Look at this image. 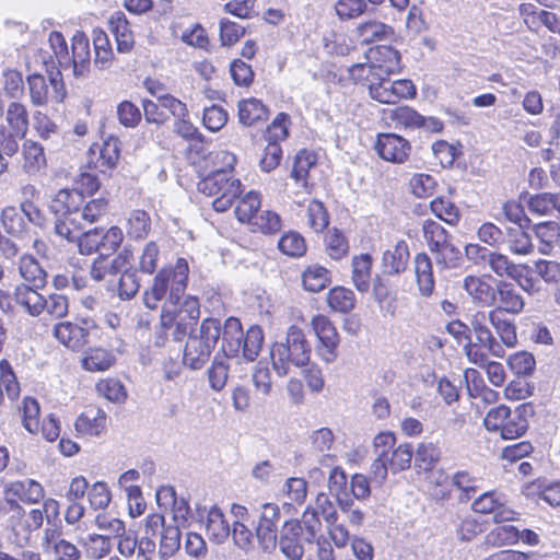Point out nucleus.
Here are the masks:
<instances>
[{
    "label": "nucleus",
    "instance_id": "f257e3e1",
    "mask_svg": "<svg viewBox=\"0 0 560 560\" xmlns=\"http://www.w3.org/2000/svg\"><path fill=\"white\" fill-rule=\"evenodd\" d=\"M50 210L57 217L55 232L60 236L78 237L82 228H88L107 211L104 198L84 200L77 189H60L50 202Z\"/></svg>",
    "mask_w": 560,
    "mask_h": 560
},
{
    "label": "nucleus",
    "instance_id": "f03ea898",
    "mask_svg": "<svg viewBox=\"0 0 560 560\" xmlns=\"http://www.w3.org/2000/svg\"><path fill=\"white\" fill-rule=\"evenodd\" d=\"M188 273L189 266L185 258H178L174 267L161 269L143 293L145 307L156 310L166 296L165 303L178 305L187 287Z\"/></svg>",
    "mask_w": 560,
    "mask_h": 560
},
{
    "label": "nucleus",
    "instance_id": "7ed1b4c3",
    "mask_svg": "<svg viewBox=\"0 0 560 560\" xmlns=\"http://www.w3.org/2000/svg\"><path fill=\"white\" fill-rule=\"evenodd\" d=\"M272 368L279 376L290 373L291 366L304 368L310 363L311 345L303 330L291 325L283 341L273 343L270 350Z\"/></svg>",
    "mask_w": 560,
    "mask_h": 560
},
{
    "label": "nucleus",
    "instance_id": "20e7f679",
    "mask_svg": "<svg viewBox=\"0 0 560 560\" xmlns=\"http://www.w3.org/2000/svg\"><path fill=\"white\" fill-rule=\"evenodd\" d=\"M187 335L184 363L192 370H199L208 361L221 336L220 320L206 318L198 329L188 330Z\"/></svg>",
    "mask_w": 560,
    "mask_h": 560
},
{
    "label": "nucleus",
    "instance_id": "39448f33",
    "mask_svg": "<svg viewBox=\"0 0 560 560\" xmlns=\"http://www.w3.org/2000/svg\"><path fill=\"white\" fill-rule=\"evenodd\" d=\"M198 189L207 196L218 195L212 202L213 209L217 212H224L240 196L241 182L233 178L226 170L218 168L199 182Z\"/></svg>",
    "mask_w": 560,
    "mask_h": 560
},
{
    "label": "nucleus",
    "instance_id": "423d86ee",
    "mask_svg": "<svg viewBox=\"0 0 560 560\" xmlns=\"http://www.w3.org/2000/svg\"><path fill=\"white\" fill-rule=\"evenodd\" d=\"M177 305L165 303L161 314V324L167 328L175 324L174 338L182 340L188 330L194 329L192 326L197 324L200 317L199 301L195 296L187 295L183 302Z\"/></svg>",
    "mask_w": 560,
    "mask_h": 560
},
{
    "label": "nucleus",
    "instance_id": "0eeeda50",
    "mask_svg": "<svg viewBox=\"0 0 560 560\" xmlns=\"http://www.w3.org/2000/svg\"><path fill=\"white\" fill-rule=\"evenodd\" d=\"M389 75H382L371 86L370 96L382 104H395L402 98H413L417 94L415 84L410 80L392 81Z\"/></svg>",
    "mask_w": 560,
    "mask_h": 560
},
{
    "label": "nucleus",
    "instance_id": "6e6552de",
    "mask_svg": "<svg viewBox=\"0 0 560 560\" xmlns=\"http://www.w3.org/2000/svg\"><path fill=\"white\" fill-rule=\"evenodd\" d=\"M26 81L30 98L33 105L43 106L50 100L55 102H62L65 97V90L60 80V72L50 75L49 82L51 84V90L42 74H31L27 77Z\"/></svg>",
    "mask_w": 560,
    "mask_h": 560
},
{
    "label": "nucleus",
    "instance_id": "1a4fd4ad",
    "mask_svg": "<svg viewBox=\"0 0 560 560\" xmlns=\"http://www.w3.org/2000/svg\"><path fill=\"white\" fill-rule=\"evenodd\" d=\"M44 553L50 560H81L82 551L79 547L62 537L58 528H46L42 538Z\"/></svg>",
    "mask_w": 560,
    "mask_h": 560
},
{
    "label": "nucleus",
    "instance_id": "9d476101",
    "mask_svg": "<svg viewBox=\"0 0 560 560\" xmlns=\"http://www.w3.org/2000/svg\"><path fill=\"white\" fill-rule=\"evenodd\" d=\"M279 521V506L275 503L262 504L256 526V538L265 551H271L277 546Z\"/></svg>",
    "mask_w": 560,
    "mask_h": 560
},
{
    "label": "nucleus",
    "instance_id": "9b49d317",
    "mask_svg": "<svg viewBox=\"0 0 560 560\" xmlns=\"http://www.w3.org/2000/svg\"><path fill=\"white\" fill-rule=\"evenodd\" d=\"M374 149L383 160L401 164L410 154L411 145L408 140L395 133H381L375 141Z\"/></svg>",
    "mask_w": 560,
    "mask_h": 560
},
{
    "label": "nucleus",
    "instance_id": "f8f14e48",
    "mask_svg": "<svg viewBox=\"0 0 560 560\" xmlns=\"http://www.w3.org/2000/svg\"><path fill=\"white\" fill-rule=\"evenodd\" d=\"M491 316L492 311L488 313L483 311H478L470 316L468 326L470 328V331H474L476 340L482 347H485L493 357L503 358L504 349L497 341V339L493 337L488 327V324H491Z\"/></svg>",
    "mask_w": 560,
    "mask_h": 560
},
{
    "label": "nucleus",
    "instance_id": "ddd939ff",
    "mask_svg": "<svg viewBox=\"0 0 560 560\" xmlns=\"http://www.w3.org/2000/svg\"><path fill=\"white\" fill-rule=\"evenodd\" d=\"M4 499L37 504L45 498L44 487L36 480L26 478L7 483L3 489Z\"/></svg>",
    "mask_w": 560,
    "mask_h": 560
},
{
    "label": "nucleus",
    "instance_id": "4468645a",
    "mask_svg": "<svg viewBox=\"0 0 560 560\" xmlns=\"http://www.w3.org/2000/svg\"><path fill=\"white\" fill-rule=\"evenodd\" d=\"M54 337L68 349L79 351L89 342V329L77 323L61 322L55 325Z\"/></svg>",
    "mask_w": 560,
    "mask_h": 560
},
{
    "label": "nucleus",
    "instance_id": "2eb2a0df",
    "mask_svg": "<svg viewBox=\"0 0 560 560\" xmlns=\"http://www.w3.org/2000/svg\"><path fill=\"white\" fill-rule=\"evenodd\" d=\"M71 50L70 62L63 65L71 66L75 77H85L90 70L91 51L89 38L83 32L77 31L72 36Z\"/></svg>",
    "mask_w": 560,
    "mask_h": 560
},
{
    "label": "nucleus",
    "instance_id": "dca6fc26",
    "mask_svg": "<svg viewBox=\"0 0 560 560\" xmlns=\"http://www.w3.org/2000/svg\"><path fill=\"white\" fill-rule=\"evenodd\" d=\"M0 515L5 518L7 527L15 535L18 542L25 544L26 511L18 501L3 498L0 503Z\"/></svg>",
    "mask_w": 560,
    "mask_h": 560
},
{
    "label": "nucleus",
    "instance_id": "f3484780",
    "mask_svg": "<svg viewBox=\"0 0 560 560\" xmlns=\"http://www.w3.org/2000/svg\"><path fill=\"white\" fill-rule=\"evenodd\" d=\"M488 279H491V276H467L463 281V288L468 295L474 302L483 306H492L495 304L497 287L493 288L488 282Z\"/></svg>",
    "mask_w": 560,
    "mask_h": 560
},
{
    "label": "nucleus",
    "instance_id": "a211bd4d",
    "mask_svg": "<svg viewBox=\"0 0 560 560\" xmlns=\"http://www.w3.org/2000/svg\"><path fill=\"white\" fill-rule=\"evenodd\" d=\"M302 526L298 521L285 522L280 535L279 547L282 553L291 560H300L303 557V545L300 540Z\"/></svg>",
    "mask_w": 560,
    "mask_h": 560
},
{
    "label": "nucleus",
    "instance_id": "6ab92c4d",
    "mask_svg": "<svg viewBox=\"0 0 560 560\" xmlns=\"http://www.w3.org/2000/svg\"><path fill=\"white\" fill-rule=\"evenodd\" d=\"M368 59L381 75H390L400 70V54L392 46H377L371 49Z\"/></svg>",
    "mask_w": 560,
    "mask_h": 560
},
{
    "label": "nucleus",
    "instance_id": "aec40b11",
    "mask_svg": "<svg viewBox=\"0 0 560 560\" xmlns=\"http://www.w3.org/2000/svg\"><path fill=\"white\" fill-rule=\"evenodd\" d=\"M409 247L404 240L396 242L390 248L384 252L382 265L387 275H399L404 272L409 261Z\"/></svg>",
    "mask_w": 560,
    "mask_h": 560
},
{
    "label": "nucleus",
    "instance_id": "412c9836",
    "mask_svg": "<svg viewBox=\"0 0 560 560\" xmlns=\"http://www.w3.org/2000/svg\"><path fill=\"white\" fill-rule=\"evenodd\" d=\"M130 252L124 250L116 257L108 259L105 256H100L91 266L90 275L96 282L103 281L108 275H116L121 271L128 264Z\"/></svg>",
    "mask_w": 560,
    "mask_h": 560
},
{
    "label": "nucleus",
    "instance_id": "4be33fe9",
    "mask_svg": "<svg viewBox=\"0 0 560 560\" xmlns=\"http://www.w3.org/2000/svg\"><path fill=\"white\" fill-rule=\"evenodd\" d=\"M106 420L105 411L98 408H90L77 418L74 427L80 434L97 436L105 430Z\"/></svg>",
    "mask_w": 560,
    "mask_h": 560
},
{
    "label": "nucleus",
    "instance_id": "5701e85b",
    "mask_svg": "<svg viewBox=\"0 0 560 560\" xmlns=\"http://www.w3.org/2000/svg\"><path fill=\"white\" fill-rule=\"evenodd\" d=\"M498 304V311H504L511 314H520L525 306L523 296L514 289L513 284L499 281L495 290V302Z\"/></svg>",
    "mask_w": 560,
    "mask_h": 560
},
{
    "label": "nucleus",
    "instance_id": "b1692460",
    "mask_svg": "<svg viewBox=\"0 0 560 560\" xmlns=\"http://www.w3.org/2000/svg\"><path fill=\"white\" fill-rule=\"evenodd\" d=\"M13 299L25 313L33 317H37L43 313V305H45L44 296L34 287L18 285L14 290Z\"/></svg>",
    "mask_w": 560,
    "mask_h": 560
},
{
    "label": "nucleus",
    "instance_id": "393cba45",
    "mask_svg": "<svg viewBox=\"0 0 560 560\" xmlns=\"http://www.w3.org/2000/svg\"><path fill=\"white\" fill-rule=\"evenodd\" d=\"M222 336V350L228 357H237L241 354L244 332L241 322L235 317L225 320Z\"/></svg>",
    "mask_w": 560,
    "mask_h": 560
},
{
    "label": "nucleus",
    "instance_id": "a878e982",
    "mask_svg": "<svg viewBox=\"0 0 560 560\" xmlns=\"http://www.w3.org/2000/svg\"><path fill=\"white\" fill-rule=\"evenodd\" d=\"M156 501L161 506L173 505L174 525L184 526L186 524L189 506L184 499H176L174 488L161 487L156 492Z\"/></svg>",
    "mask_w": 560,
    "mask_h": 560
},
{
    "label": "nucleus",
    "instance_id": "bb28decb",
    "mask_svg": "<svg viewBox=\"0 0 560 560\" xmlns=\"http://www.w3.org/2000/svg\"><path fill=\"white\" fill-rule=\"evenodd\" d=\"M384 118L396 128H421L423 117L409 106H399L384 110Z\"/></svg>",
    "mask_w": 560,
    "mask_h": 560
},
{
    "label": "nucleus",
    "instance_id": "cd10ccee",
    "mask_svg": "<svg viewBox=\"0 0 560 560\" xmlns=\"http://www.w3.org/2000/svg\"><path fill=\"white\" fill-rule=\"evenodd\" d=\"M415 273L421 295L430 296L434 290V277L432 261L425 253L416 255Z\"/></svg>",
    "mask_w": 560,
    "mask_h": 560
},
{
    "label": "nucleus",
    "instance_id": "c85d7f7f",
    "mask_svg": "<svg viewBox=\"0 0 560 560\" xmlns=\"http://www.w3.org/2000/svg\"><path fill=\"white\" fill-rule=\"evenodd\" d=\"M205 524L209 539L217 544H222L231 534L229 522L217 506L208 511Z\"/></svg>",
    "mask_w": 560,
    "mask_h": 560
},
{
    "label": "nucleus",
    "instance_id": "c756f323",
    "mask_svg": "<svg viewBox=\"0 0 560 560\" xmlns=\"http://www.w3.org/2000/svg\"><path fill=\"white\" fill-rule=\"evenodd\" d=\"M109 28L115 35L119 52H128L133 47V35L126 16L116 12L108 20Z\"/></svg>",
    "mask_w": 560,
    "mask_h": 560
},
{
    "label": "nucleus",
    "instance_id": "7c9ffc66",
    "mask_svg": "<svg viewBox=\"0 0 560 560\" xmlns=\"http://www.w3.org/2000/svg\"><path fill=\"white\" fill-rule=\"evenodd\" d=\"M269 110L257 98H247L238 103V118L244 126H254L268 119Z\"/></svg>",
    "mask_w": 560,
    "mask_h": 560
},
{
    "label": "nucleus",
    "instance_id": "2f4dec72",
    "mask_svg": "<svg viewBox=\"0 0 560 560\" xmlns=\"http://www.w3.org/2000/svg\"><path fill=\"white\" fill-rule=\"evenodd\" d=\"M357 34L362 43L370 44L388 39L393 36L394 30L378 20H366L358 24Z\"/></svg>",
    "mask_w": 560,
    "mask_h": 560
},
{
    "label": "nucleus",
    "instance_id": "473e14b6",
    "mask_svg": "<svg viewBox=\"0 0 560 560\" xmlns=\"http://www.w3.org/2000/svg\"><path fill=\"white\" fill-rule=\"evenodd\" d=\"M372 257L369 254H361L352 258V282L360 292H368L371 282Z\"/></svg>",
    "mask_w": 560,
    "mask_h": 560
},
{
    "label": "nucleus",
    "instance_id": "72a5a7b5",
    "mask_svg": "<svg viewBox=\"0 0 560 560\" xmlns=\"http://www.w3.org/2000/svg\"><path fill=\"white\" fill-rule=\"evenodd\" d=\"M19 272L26 282L36 289L46 284L47 273L32 255H24L20 258Z\"/></svg>",
    "mask_w": 560,
    "mask_h": 560
},
{
    "label": "nucleus",
    "instance_id": "f704fd0d",
    "mask_svg": "<svg viewBox=\"0 0 560 560\" xmlns=\"http://www.w3.org/2000/svg\"><path fill=\"white\" fill-rule=\"evenodd\" d=\"M535 234L539 240V252L549 255L552 248L560 246V224L553 221L538 223L534 226Z\"/></svg>",
    "mask_w": 560,
    "mask_h": 560
},
{
    "label": "nucleus",
    "instance_id": "c9c22d12",
    "mask_svg": "<svg viewBox=\"0 0 560 560\" xmlns=\"http://www.w3.org/2000/svg\"><path fill=\"white\" fill-rule=\"evenodd\" d=\"M79 542L86 556L94 560L103 559L112 551V539L108 535L92 533L80 538Z\"/></svg>",
    "mask_w": 560,
    "mask_h": 560
},
{
    "label": "nucleus",
    "instance_id": "e433bc0d",
    "mask_svg": "<svg viewBox=\"0 0 560 560\" xmlns=\"http://www.w3.org/2000/svg\"><path fill=\"white\" fill-rule=\"evenodd\" d=\"M22 155V167L30 175L37 174L46 165L44 149L40 144L32 140H26L24 142Z\"/></svg>",
    "mask_w": 560,
    "mask_h": 560
},
{
    "label": "nucleus",
    "instance_id": "4c0bfd02",
    "mask_svg": "<svg viewBox=\"0 0 560 560\" xmlns=\"http://www.w3.org/2000/svg\"><path fill=\"white\" fill-rule=\"evenodd\" d=\"M527 409H532L528 405H522L511 412L510 417L504 422L500 434L502 439L512 440L522 436L528 428V422L525 418Z\"/></svg>",
    "mask_w": 560,
    "mask_h": 560
},
{
    "label": "nucleus",
    "instance_id": "58836bf2",
    "mask_svg": "<svg viewBox=\"0 0 560 560\" xmlns=\"http://www.w3.org/2000/svg\"><path fill=\"white\" fill-rule=\"evenodd\" d=\"M5 120L19 138H24L28 130V113L26 106L20 102L13 101L8 105Z\"/></svg>",
    "mask_w": 560,
    "mask_h": 560
},
{
    "label": "nucleus",
    "instance_id": "ea45409f",
    "mask_svg": "<svg viewBox=\"0 0 560 560\" xmlns=\"http://www.w3.org/2000/svg\"><path fill=\"white\" fill-rule=\"evenodd\" d=\"M488 266L498 277H508L512 280L520 278L522 270L527 268L526 265H516L508 256L497 252L491 253Z\"/></svg>",
    "mask_w": 560,
    "mask_h": 560
},
{
    "label": "nucleus",
    "instance_id": "a19ab883",
    "mask_svg": "<svg viewBox=\"0 0 560 560\" xmlns=\"http://www.w3.org/2000/svg\"><path fill=\"white\" fill-rule=\"evenodd\" d=\"M415 455L416 467L423 471H432L441 457V450L436 443L422 442L418 445Z\"/></svg>",
    "mask_w": 560,
    "mask_h": 560
},
{
    "label": "nucleus",
    "instance_id": "79ce46f5",
    "mask_svg": "<svg viewBox=\"0 0 560 560\" xmlns=\"http://www.w3.org/2000/svg\"><path fill=\"white\" fill-rule=\"evenodd\" d=\"M63 237L70 242H77L82 255H90L101 248L103 249L102 231L98 229L86 230V228H82L78 237Z\"/></svg>",
    "mask_w": 560,
    "mask_h": 560
},
{
    "label": "nucleus",
    "instance_id": "37998d69",
    "mask_svg": "<svg viewBox=\"0 0 560 560\" xmlns=\"http://www.w3.org/2000/svg\"><path fill=\"white\" fill-rule=\"evenodd\" d=\"M0 222L4 231L13 236H21L27 229L22 211L12 206L2 209Z\"/></svg>",
    "mask_w": 560,
    "mask_h": 560
},
{
    "label": "nucleus",
    "instance_id": "c03bdc74",
    "mask_svg": "<svg viewBox=\"0 0 560 560\" xmlns=\"http://www.w3.org/2000/svg\"><path fill=\"white\" fill-rule=\"evenodd\" d=\"M520 540V529L510 524L498 525L486 536V544L492 547L514 545Z\"/></svg>",
    "mask_w": 560,
    "mask_h": 560
},
{
    "label": "nucleus",
    "instance_id": "a18cd8bd",
    "mask_svg": "<svg viewBox=\"0 0 560 560\" xmlns=\"http://www.w3.org/2000/svg\"><path fill=\"white\" fill-rule=\"evenodd\" d=\"M329 307L339 313H349L355 306V295L352 290L343 287L331 289L327 295Z\"/></svg>",
    "mask_w": 560,
    "mask_h": 560
},
{
    "label": "nucleus",
    "instance_id": "49530a36",
    "mask_svg": "<svg viewBox=\"0 0 560 560\" xmlns=\"http://www.w3.org/2000/svg\"><path fill=\"white\" fill-rule=\"evenodd\" d=\"M506 243L509 249L515 255L526 256L534 250L530 236L521 226L508 229Z\"/></svg>",
    "mask_w": 560,
    "mask_h": 560
},
{
    "label": "nucleus",
    "instance_id": "de8ad7c7",
    "mask_svg": "<svg viewBox=\"0 0 560 560\" xmlns=\"http://www.w3.org/2000/svg\"><path fill=\"white\" fill-rule=\"evenodd\" d=\"M433 214L450 225H456L460 219L458 207L445 197H438L430 202Z\"/></svg>",
    "mask_w": 560,
    "mask_h": 560
},
{
    "label": "nucleus",
    "instance_id": "09e8293b",
    "mask_svg": "<svg viewBox=\"0 0 560 560\" xmlns=\"http://www.w3.org/2000/svg\"><path fill=\"white\" fill-rule=\"evenodd\" d=\"M115 362L114 355L102 348L91 349L82 359V368L90 372H103Z\"/></svg>",
    "mask_w": 560,
    "mask_h": 560
},
{
    "label": "nucleus",
    "instance_id": "8fccbe9b",
    "mask_svg": "<svg viewBox=\"0 0 560 560\" xmlns=\"http://www.w3.org/2000/svg\"><path fill=\"white\" fill-rule=\"evenodd\" d=\"M180 526L167 525L161 530L159 556L165 560L175 555L180 547Z\"/></svg>",
    "mask_w": 560,
    "mask_h": 560
},
{
    "label": "nucleus",
    "instance_id": "3c124183",
    "mask_svg": "<svg viewBox=\"0 0 560 560\" xmlns=\"http://www.w3.org/2000/svg\"><path fill=\"white\" fill-rule=\"evenodd\" d=\"M413 448L409 443L399 444L390 452H386V458L392 472L396 474L410 467L413 457Z\"/></svg>",
    "mask_w": 560,
    "mask_h": 560
},
{
    "label": "nucleus",
    "instance_id": "603ef678",
    "mask_svg": "<svg viewBox=\"0 0 560 560\" xmlns=\"http://www.w3.org/2000/svg\"><path fill=\"white\" fill-rule=\"evenodd\" d=\"M260 196L256 191L247 192L236 205L235 214L238 221L252 224L258 215L257 211L260 208Z\"/></svg>",
    "mask_w": 560,
    "mask_h": 560
},
{
    "label": "nucleus",
    "instance_id": "864d4df0",
    "mask_svg": "<svg viewBox=\"0 0 560 560\" xmlns=\"http://www.w3.org/2000/svg\"><path fill=\"white\" fill-rule=\"evenodd\" d=\"M20 395V385L8 361L0 362V404L4 397L13 400Z\"/></svg>",
    "mask_w": 560,
    "mask_h": 560
},
{
    "label": "nucleus",
    "instance_id": "5fc2aeb1",
    "mask_svg": "<svg viewBox=\"0 0 560 560\" xmlns=\"http://www.w3.org/2000/svg\"><path fill=\"white\" fill-rule=\"evenodd\" d=\"M491 325L495 329L503 345L513 348L517 343L515 325L503 318L498 310H492Z\"/></svg>",
    "mask_w": 560,
    "mask_h": 560
},
{
    "label": "nucleus",
    "instance_id": "6e6d98bb",
    "mask_svg": "<svg viewBox=\"0 0 560 560\" xmlns=\"http://www.w3.org/2000/svg\"><path fill=\"white\" fill-rule=\"evenodd\" d=\"M151 229L150 215L143 210H133L127 218V234L132 238H144Z\"/></svg>",
    "mask_w": 560,
    "mask_h": 560
},
{
    "label": "nucleus",
    "instance_id": "4d7b16f0",
    "mask_svg": "<svg viewBox=\"0 0 560 560\" xmlns=\"http://www.w3.org/2000/svg\"><path fill=\"white\" fill-rule=\"evenodd\" d=\"M422 234L431 252L450 240V234L447 231L440 223L431 219L423 221Z\"/></svg>",
    "mask_w": 560,
    "mask_h": 560
},
{
    "label": "nucleus",
    "instance_id": "13d9d810",
    "mask_svg": "<svg viewBox=\"0 0 560 560\" xmlns=\"http://www.w3.org/2000/svg\"><path fill=\"white\" fill-rule=\"evenodd\" d=\"M2 90L9 98L16 100L24 93V80L21 71L7 68L1 78Z\"/></svg>",
    "mask_w": 560,
    "mask_h": 560
},
{
    "label": "nucleus",
    "instance_id": "bf43d9fd",
    "mask_svg": "<svg viewBox=\"0 0 560 560\" xmlns=\"http://www.w3.org/2000/svg\"><path fill=\"white\" fill-rule=\"evenodd\" d=\"M262 341L264 334L261 328L258 326H252L244 335L243 342L241 345L242 355L247 361H254L260 352Z\"/></svg>",
    "mask_w": 560,
    "mask_h": 560
},
{
    "label": "nucleus",
    "instance_id": "052dcab7",
    "mask_svg": "<svg viewBox=\"0 0 560 560\" xmlns=\"http://www.w3.org/2000/svg\"><path fill=\"white\" fill-rule=\"evenodd\" d=\"M329 283V272L322 266H311L303 273V285L310 292H319Z\"/></svg>",
    "mask_w": 560,
    "mask_h": 560
},
{
    "label": "nucleus",
    "instance_id": "680f3d73",
    "mask_svg": "<svg viewBox=\"0 0 560 560\" xmlns=\"http://www.w3.org/2000/svg\"><path fill=\"white\" fill-rule=\"evenodd\" d=\"M278 247L284 255L290 257H301L306 253L307 248L304 237L293 231L281 236L278 242Z\"/></svg>",
    "mask_w": 560,
    "mask_h": 560
},
{
    "label": "nucleus",
    "instance_id": "e2e57ef3",
    "mask_svg": "<svg viewBox=\"0 0 560 560\" xmlns=\"http://www.w3.org/2000/svg\"><path fill=\"white\" fill-rule=\"evenodd\" d=\"M431 253L434 255L436 264L446 269L456 268L462 260L459 248L450 240Z\"/></svg>",
    "mask_w": 560,
    "mask_h": 560
},
{
    "label": "nucleus",
    "instance_id": "0e129e2a",
    "mask_svg": "<svg viewBox=\"0 0 560 560\" xmlns=\"http://www.w3.org/2000/svg\"><path fill=\"white\" fill-rule=\"evenodd\" d=\"M315 164L316 156L313 153L306 150L298 152L291 171V177L294 178L296 183H301L302 187H305L308 172Z\"/></svg>",
    "mask_w": 560,
    "mask_h": 560
},
{
    "label": "nucleus",
    "instance_id": "69168bd1",
    "mask_svg": "<svg viewBox=\"0 0 560 560\" xmlns=\"http://www.w3.org/2000/svg\"><path fill=\"white\" fill-rule=\"evenodd\" d=\"M349 74L355 83L366 85L369 88V93L371 92V86L380 80V77H382L371 60L366 63H355L351 66L349 68Z\"/></svg>",
    "mask_w": 560,
    "mask_h": 560
},
{
    "label": "nucleus",
    "instance_id": "338daca9",
    "mask_svg": "<svg viewBox=\"0 0 560 560\" xmlns=\"http://www.w3.org/2000/svg\"><path fill=\"white\" fill-rule=\"evenodd\" d=\"M96 390L101 396L112 402L120 404L127 398L125 386L118 380H101L96 384Z\"/></svg>",
    "mask_w": 560,
    "mask_h": 560
},
{
    "label": "nucleus",
    "instance_id": "774afa93",
    "mask_svg": "<svg viewBox=\"0 0 560 560\" xmlns=\"http://www.w3.org/2000/svg\"><path fill=\"white\" fill-rule=\"evenodd\" d=\"M329 223L328 213L318 200H312L307 206V224L316 233L323 232Z\"/></svg>",
    "mask_w": 560,
    "mask_h": 560
}]
</instances>
